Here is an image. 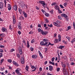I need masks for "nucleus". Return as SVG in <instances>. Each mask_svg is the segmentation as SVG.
Returning a JSON list of instances; mask_svg holds the SVG:
<instances>
[{"instance_id":"nucleus-1","label":"nucleus","mask_w":75,"mask_h":75,"mask_svg":"<svg viewBox=\"0 0 75 75\" xmlns=\"http://www.w3.org/2000/svg\"><path fill=\"white\" fill-rule=\"evenodd\" d=\"M61 16L62 17H64V18H66V20L68 21V16L66 15V14L63 13L61 14Z\"/></svg>"},{"instance_id":"nucleus-2","label":"nucleus","mask_w":75,"mask_h":75,"mask_svg":"<svg viewBox=\"0 0 75 75\" xmlns=\"http://www.w3.org/2000/svg\"><path fill=\"white\" fill-rule=\"evenodd\" d=\"M39 3L40 4H42V5L43 6V7H44V6H47V5L45 4V2L44 1H39Z\"/></svg>"},{"instance_id":"nucleus-3","label":"nucleus","mask_w":75,"mask_h":75,"mask_svg":"<svg viewBox=\"0 0 75 75\" xmlns=\"http://www.w3.org/2000/svg\"><path fill=\"white\" fill-rule=\"evenodd\" d=\"M63 72L64 75H66L67 73H68V71H67V70H65V68H63Z\"/></svg>"},{"instance_id":"nucleus-4","label":"nucleus","mask_w":75,"mask_h":75,"mask_svg":"<svg viewBox=\"0 0 75 75\" xmlns=\"http://www.w3.org/2000/svg\"><path fill=\"white\" fill-rule=\"evenodd\" d=\"M19 51L20 55H22V53H23V52L22 51V48L20 46L19 47Z\"/></svg>"},{"instance_id":"nucleus-5","label":"nucleus","mask_w":75,"mask_h":75,"mask_svg":"<svg viewBox=\"0 0 75 75\" xmlns=\"http://www.w3.org/2000/svg\"><path fill=\"white\" fill-rule=\"evenodd\" d=\"M4 6V3L3 2H0V8L1 9L3 8Z\"/></svg>"},{"instance_id":"nucleus-6","label":"nucleus","mask_w":75,"mask_h":75,"mask_svg":"<svg viewBox=\"0 0 75 75\" xmlns=\"http://www.w3.org/2000/svg\"><path fill=\"white\" fill-rule=\"evenodd\" d=\"M48 44V42H45L44 43V45L46 47H48L49 46V44Z\"/></svg>"},{"instance_id":"nucleus-7","label":"nucleus","mask_w":75,"mask_h":75,"mask_svg":"<svg viewBox=\"0 0 75 75\" xmlns=\"http://www.w3.org/2000/svg\"><path fill=\"white\" fill-rule=\"evenodd\" d=\"M16 72L17 74L18 75H22V74L20 73V72H19V70H16Z\"/></svg>"},{"instance_id":"nucleus-8","label":"nucleus","mask_w":75,"mask_h":75,"mask_svg":"<svg viewBox=\"0 0 75 75\" xmlns=\"http://www.w3.org/2000/svg\"><path fill=\"white\" fill-rule=\"evenodd\" d=\"M21 61V63H22V64H24V57H22Z\"/></svg>"},{"instance_id":"nucleus-9","label":"nucleus","mask_w":75,"mask_h":75,"mask_svg":"<svg viewBox=\"0 0 75 75\" xmlns=\"http://www.w3.org/2000/svg\"><path fill=\"white\" fill-rule=\"evenodd\" d=\"M22 13L24 15L25 17L27 18V13H25V12L24 11H23L22 12Z\"/></svg>"},{"instance_id":"nucleus-10","label":"nucleus","mask_w":75,"mask_h":75,"mask_svg":"<svg viewBox=\"0 0 75 75\" xmlns=\"http://www.w3.org/2000/svg\"><path fill=\"white\" fill-rule=\"evenodd\" d=\"M8 10H11V5L8 4Z\"/></svg>"},{"instance_id":"nucleus-11","label":"nucleus","mask_w":75,"mask_h":75,"mask_svg":"<svg viewBox=\"0 0 75 75\" xmlns=\"http://www.w3.org/2000/svg\"><path fill=\"white\" fill-rule=\"evenodd\" d=\"M13 64L14 65H16V66H17V67H18V66H19V64H18L17 63H16L15 61L13 62Z\"/></svg>"},{"instance_id":"nucleus-12","label":"nucleus","mask_w":75,"mask_h":75,"mask_svg":"<svg viewBox=\"0 0 75 75\" xmlns=\"http://www.w3.org/2000/svg\"><path fill=\"white\" fill-rule=\"evenodd\" d=\"M13 24L16 23V18L14 16L13 17Z\"/></svg>"},{"instance_id":"nucleus-13","label":"nucleus","mask_w":75,"mask_h":75,"mask_svg":"<svg viewBox=\"0 0 75 75\" xmlns=\"http://www.w3.org/2000/svg\"><path fill=\"white\" fill-rule=\"evenodd\" d=\"M13 9L14 10H15V11H16V10H17V6L16 5H14L13 6Z\"/></svg>"},{"instance_id":"nucleus-14","label":"nucleus","mask_w":75,"mask_h":75,"mask_svg":"<svg viewBox=\"0 0 75 75\" xmlns=\"http://www.w3.org/2000/svg\"><path fill=\"white\" fill-rule=\"evenodd\" d=\"M49 69L50 71H52V69H53V67L51 66H49Z\"/></svg>"},{"instance_id":"nucleus-15","label":"nucleus","mask_w":75,"mask_h":75,"mask_svg":"<svg viewBox=\"0 0 75 75\" xmlns=\"http://www.w3.org/2000/svg\"><path fill=\"white\" fill-rule=\"evenodd\" d=\"M38 53L41 58H43V56H42V54H41V53L40 52V51H38Z\"/></svg>"},{"instance_id":"nucleus-16","label":"nucleus","mask_w":75,"mask_h":75,"mask_svg":"<svg viewBox=\"0 0 75 75\" xmlns=\"http://www.w3.org/2000/svg\"><path fill=\"white\" fill-rule=\"evenodd\" d=\"M37 57V56L35 55H32V58H33L34 59H35V58H36Z\"/></svg>"},{"instance_id":"nucleus-17","label":"nucleus","mask_w":75,"mask_h":75,"mask_svg":"<svg viewBox=\"0 0 75 75\" xmlns=\"http://www.w3.org/2000/svg\"><path fill=\"white\" fill-rule=\"evenodd\" d=\"M55 9L56 10H58L59 9V7L58 6L56 5L55 6Z\"/></svg>"},{"instance_id":"nucleus-18","label":"nucleus","mask_w":75,"mask_h":75,"mask_svg":"<svg viewBox=\"0 0 75 75\" xmlns=\"http://www.w3.org/2000/svg\"><path fill=\"white\" fill-rule=\"evenodd\" d=\"M2 30L3 32H5L6 30H6V29L5 28H3Z\"/></svg>"},{"instance_id":"nucleus-19","label":"nucleus","mask_w":75,"mask_h":75,"mask_svg":"<svg viewBox=\"0 0 75 75\" xmlns=\"http://www.w3.org/2000/svg\"><path fill=\"white\" fill-rule=\"evenodd\" d=\"M18 11L20 13V14H21V13H22V10H21V9L19 8H18Z\"/></svg>"},{"instance_id":"nucleus-20","label":"nucleus","mask_w":75,"mask_h":75,"mask_svg":"<svg viewBox=\"0 0 75 75\" xmlns=\"http://www.w3.org/2000/svg\"><path fill=\"white\" fill-rule=\"evenodd\" d=\"M59 49H61V50H62V48H64V46H60L59 47Z\"/></svg>"},{"instance_id":"nucleus-21","label":"nucleus","mask_w":75,"mask_h":75,"mask_svg":"<svg viewBox=\"0 0 75 75\" xmlns=\"http://www.w3.org/2000/svg\"><path fill=\"white\" fill-rule=\"evenodd\" d=\"M43 41L44 42H47V41H48V40L47 39V38L43 39Z\"/></svg>"},{"instance_id":"nucleus-22","label":"nucleus","mask_w":75,"mask_h":75,"mask_svg":"<svg viewBox=\"0 0 75 75\" xmlns=\"http://www.w3.org/2000/svg\"><path fill=\"white\" fill-rule=\"evenodd\" d=\"M49 63L50 64H52V65H55V63L54 62H52L51 61H50L49 62Z\"/></svg>"},{"instance_id":"nucleus-23","label":"nucleus","mask_w":75,"mask_h":75,"mask_svg":"<svg viewBox=\"0 0 75 75\" xmlns=\"http://www.w3.org/2000/svg\"><path fill=\"white\" fill-rule=\"evenodd\" d=\"M58 60H59V61H60L61 59V58H60V56H59V53L58 54Z\"/></svg>"},{"instance_id":"nucleus-24","label":"nucleus","mask_w":75,"mask_h":75,"mask_svg":"<svg viewBox=\"0 0 75 75\" xmlns=\"http://www.w3.org/2000/svg\"><path fill=\"white\" fill-rule=\"evenodd\" d=\"M40 44L41 45H43V46H44V42H41L40 43Z\"/></svg>"},{"instance_id":"nucleus-25","label":"nucleus","mask_w":75,"mask_h":75,"mask_svg":"<svg viewBox=\"0 0 75 75\" xmlns=\"http://www.w3.org/2000/svg\"><path fill=\"white\" fill-rule=\"evenodd\" d=\"M27 48H29L30 47V45H29V42L27 41Z\"/></svg>"},{"instance_id":"nucleus-26","label":"nucleus","mask_w":75,"mask_h":75,"mask_svg":"<svg viewBox=\"0 0 75 75\" xmlns=\"http://www.w3.org/2000/svg\"><path fill=\"white\" fill-rule=\"evenodd\" d=\"M28 66H26L25 67V69L27 71H28Z\"/></svg>"},{"instance_id":"nucleus-27","label":"nucleus","mask_w":75,"mask_h":75,"mask_svg":"<svg viewBox=\"0 0 75 75\" xmlns=\"http://www.w3.org/2000/svg\"><path fill=\"white\" fill-rule=\"evenodd\" d=\"M31 67L32 69H36V67H35L34 66H31Z\"/></svg>"},{"instance_id":"nucleus-28","label":"nucleus","mask_w":75,"mask_h":75,"mask_svg":"<svg viewBox=\"0 0 75 75\" xmlns=\"http://www.w3.org/2000/svg\"><path fill=\"white\" fill-rule=\"evenodd\" d=\"M42 30H41V29L39 28V29H38V31L39 32V33H41V31H42Z\"/></svg>"},{"instance_id":"nucleus-29","label":"nucleus","mask_w":75,"mask_h":75,"mask_svg":"<svg viewBox=\"0 0 75 75\" xmlns=\"http://www.w3.org/2000/svg\"><path fill=\"white\" fill-rule=\"evenodd\" d=\"M55 43H58L59 41H58V39H56L54 41Z\"/></svg>"},{"instance_id":"nucleus-30","label":"nucleus","mask_w":75,"mask_h":75,"mask_svg":"<svg viewBox=\"0 0 75 75\" xmlns=\"http://www.w3.org/2000/svg\"><path fill=\"white\" fill-rule=\"evenodd\" d=\"M20 20H24V17L23 16H21L19 18Z\"/></svg>"},{"instance_id":"nucleus-31","label":"nucleus","mask_w":75,"mask_h":75,"mask_svg":"<svg viewBox=\"0 0 75 75\" xmlns=\"http://www.w3.org/2000/svg\"><path fill=\"white\" fill-rule=\"evenodd\" d=\"M18 28L19 30H21V29H22V27H21V26L20 25H19Z\"/></svg>"},{"instance_id":"nucleus-32","label":"nucleus","mask_w":75,"mask_h":75,"mask_svg":"<svg viewBox=\"0 0 75 75\" xmlns=\"http://www.w3.org/2000/svg\"><path fill=\"white\" fill-rule=\"evenodd\" d=\"M40 33H41L42 35H44V31H43V30H42V31Z\"/></svg>"},{"instance_id":"nucleus-33","label":"nucleus","mask_w":75,"mask_h":75,"mask_svg":"<svg viewBox=\"0 0 75 75\" xmlns=\"http://www.w3.org/2000/svg\"><path fill=\"white\" fill-rule=\"evenodd\" d=\"M58 11L59 12V13H62V12L59 9L58 10Z\"/></svg>"},{"instance_id":"nucleus-34","label":"nucleus","mask_w":75,"mask_h":75,"mask_svg":"<svg viewBox=\"0 0 75 75\" xmlns=\"http://www.w3.org/2000/svg\"><path fill=\"white\" fill-rule=\"evenodd\" d=\"M15 51V50H14V49H12L11 50H10V52H13V51Z\"/></svg>"},{"instance_id":"nucleus-35","label":"nucleus","mask_w":75,"mask_h":75,"mask_svg":"<svg viewBox=\"0 0 75 75\" xmlns=\"http://www.w3.org/2000/svg\"><path fill=\"white\" fill-rule=\"evenodd\" d=\"M49 45H51L52 46H53L54 45V44H51L50 42H49V44H48Z\"/></svg>"},{"instance_id":"nucleus-36","label":"nucleus","mask_w":75,"mask_h":75,"mask_svg":"<svg viewBox=\"0 0 75 75\" xmlns=\"http://www.w3.org/2000/svg\"><path fill=\"white\" fill-rule=\"evenodd\" d=\"M48 32L46 31H45L44 35H46V34H48Z\"/></svg>"},{"instance_id":"nucleus-37","label":"nucleus","mask_w":75,"mask_h":75,"mask_svg":"<svg viewBox=\"0 0 75 75\" xmlns=\"http://www.w3.org/2000/svg\"><path fill=\"white\" fill-rule=\"evenodd\" d=\"M33 33L34 32H33V31H31L29 33V34H33Z\"/></svg>"},{"instance_id":"nucleus-38","label":"nucleus","mask_w":75,"mask_h":75,"mask_svg":"<svg viewBox=\"0 0 75 75\" xmlns=\"http://www.w3.org/2000/svg\"><path fill=\"white\" fill-rule=\"evenodd\" d=\"M74 41H75V38L73 39L71 41V43H73Z\"/></svg>"},{"instance_id":"nucleus-39","label":"nucleus","mask_w":75,"mask_h":75,"mask_svg":"<svg viewBox=\"0 0 75 75\" xmlns=\"http://www.w3.org/2000/svg\"><path fill=\"white\" fill-rule=\"evenodd\" d=\"M3 61H4V59H2L1 61V64H2V63H3Z\"/></svg>"},{"instance_id":"nucleus-40","label":"nucleus","mask_w":75,"mask_h":75,"mask_svg":"<svg viewBox=\"0 0 75 75\" xmlns=\"http://www.w3.org/2000/svg\"><path fill=\"white\" fill-rule=\"evenodd\" d=\"M58 19H60V20H61L62 19L61 17L60 16H58Z\"/></svg>"},{"instance_id":"nucleus-41","label":"nucleus","mask_w":75,"mask_h":75,"mask_svg":"<svg viewBox=\"0 0 75 75\" xmlns=\"http://www.w3.org/2000/svg\"><path fill=\"white\" fill-rule=\"evenodd\" d=\"M60 7L62 8H64V7L63 6H62V5L61 4L60 5Z\"/></svg>"},{"instance_id":"nucleus-42","label":"nucleus","mask_w":75,"mask_h":75,"mask_svg":"<svg viewBox=\"0 0 75 75\" xmlns=\"http://www.w3.org/2000/svg\"><path fill=\"white\" fill-rule=\"evenodd\" d=\"M60 70V68H57V72H59Z\"/></svg>"},{"instance_id":"nucleus-43","label":"nucleus","mask_w":75,"mask_h":75,"mask_svg":"<svg viewBox=\"0 0 75 75\" xmlns=\"http://www.w3.org/2000/svg\"><path fill=\"white\" fill-rule=\"evenodd\" d=\"M45 16H46V17H49V14L48 13H46L45 14Z\"/></svg>"},{"instance_id":"nucleus-44","label":"nucleus","mask_w":75,"mask_h":75,"mask_svg":"<svg viewBox=\"0 0 75 75\" xmlns=\"http://www.w3.org/2000/svg\"><path fill=\"white\" fill-rule=\"evenodd\" d=\"M54 59H55V58L54 57H53L52 59V62H54Z\"/></svg>"},{"instance_id":"nucleus-45","label":"nucleus","mask_w":75,"mask_h":75,"mask_svg":"<svg viewBox=\"0 0 75 75\" xmlns=\"http://www.w3.org/2000/svg\"><path fill=\"white\" fill-rule=\"evenodd\" d=\"M53 24L54 25H55L56 26H57V23L56 22H54L53 23Z\"/></svg>"},{"instance_id":"nucleus-46","label":"nucleus","mask_w":75,"mask_h":75,"mask_svg":"<svg viewBox=\"0 0 75 75\" xmlns=\"http://www.w3.org/2000/svg\"><path fill=\"white\" fill-rule=\"evenodd\" d=\"M0 52H4V51H3V50L2 49H0Z\"/></svg>"},{"instance_id":"nucleus-47","label":"nucleus","mask_w":75,"mask_h":75,"mask_svg":"<svg viewBox=\"0 0 75 75\" xmlns=\"http://www.w3.org/2000/svg\"><path fill=\"white\" fill-rule=\"evenodd\" d=\"M16 55L18 58H20V54H16Z\"/></svg>"},{"instance_id":"nucleus-48","label":"nucleus","mask_w":75,"mask_h":75,"mask_svg":"<svg viewBox=\"0 0 75 75\" xmlns=\"http://www.w3.org/2000/svg\"><path fill=\"white\" fill-rule=\"evenodd\" d=\"M9 29L10 30H12V28H11V26L10 25L9 26Z\"/></svg>"},{"instance_id":"nucleus-49","label":"nucleus","mask_w":75,"mask_h":75,"mask_svg":"<svg viewBox=\"0 0 75 75\" xmlns=\"http://www.w3.org/2000/svg\"><path fill=\"white\" fill-rule=\"evenodd\" d=\"M8 62H10V63H11V62H12V61H11V59H9L8 60Z\"/></svg>"},{"instance_id":"nucleus-50","label":"nucleus","mask_w":75,"mask_h":75,"mask_svg":"<svg viewBox=\"0 0 75 75\" xmlns=\"http://www.w3.org/2000/svg\"><path fill=\"white\" fill-rule=\"evenodd\" d=\"M4 36V34H2L0 35V37H3Z\"/></svg>"},{"instance_id":"nucleus-51","label":"nucleus","mask_w":75,"mask_h":75,"mask_svg":"<svg viewBox=\"0 0 75 75\" xmlns=\"http://www.w3.org/2000/svg\"><path fill=\"white\" fill-rule=\"evenodd\" d=\"M35 41V40L34 39H33L31 41V43H34V42Z\"/></svg>"},{"instance_id":"nucleus-52","label":"nucleus","mask_w":75,"mask_h":75,"mask_svg":"<svg viewBox=\"0 0 75 75\" xmlns=\"http://www.w3.org/2000/svg\"><path fill=\"white\" fill-rule=\"evenodd\" d=\"M0 57H3V53H0Z\"/></svg>"},{"instance_id":"nucleus-53","label":"nucleus","mask_w":75,"mask_h":75,"mask_svg":"<svg viewBox=\"0 0 75 75\" xmlns=\"http://www.w3.org/2000/svg\"><path fill=\"white\" fill-rule=\"evenodd\" d=\"M71 64L72 65H75V63L74 62H71Z\"/></svg>"},{"instance_id":"nucleus-54","label":"nucleus","mask_w":75,"mask_h":75,"mask_svg":"<svg viewBox=\"0 0 75 75\" xmlns=\"http://www.w3.org/2000/svg\"><path fill=\"white\" fill-rule=\"evenodd\" d=\"M67 5V3H64V7H66Z\"/></svg>"},{"instance_id":"nucleus-55","label":"nucleus","mask_w":75,"mask_h":75,"mask_svg":"<svg viewBox=\"0 0 75 75\" xmlns=\"http://www.w3.org/2000/svg\"><path fill=\"white\" fill-rule=\"evenodd\" d=\"M62 67H64L65 68V65L64 64H62Z\"/></svg>"},{"instance_id":"nucleus-56","label":"nucleus","mask_w":75,"mask_h":75,"mask_svg":"<svg viewBox=\"0 0 75 75\" xmlns=\"http://www.w3.org/2000/svg\"><path fill=\"white\" fill-rule=\"evenodd\" d=\"M4 68H2V67L1 68V71H4Z\"/></svg>"},{"instance_id":"nucleus-57","label":"nucleus","mask_w":75,"mask_h":75,"mask_svg":"<svg viewBox=\"0 0 75 75\" xmlns=\"http://www.w3.org/2000/svg\"><path fill=\"white\" fill-rule=\"evenodd\" d=\"M56 22L58 24H59V23H61V22L60 21H56Z\"/></svg>"},{"instance_id":"nucleus-58","label":"nucleus","mask_w":75,"mask_h":75,"mask_svg":"<svg viewBox=\"0 0 75 75\" xmlns=\"http://www.w3.org/2000/svg\"><path fill=\"white\" fill-rule=\"evenodd\" d=\"M45 20H46V23H48L49 22V21H48V20L46 18Z\"/></svg>"},{"instance_id":"nucleus-59","label":"nucleus","mask_w":75,"mask_h":75,"mask_svg":"<svg viewBox=\"0 0 75 75\" xmlns=\"http://www.w3.org/2000/svg\"><path fill=\"white\" fill-rule=\"evenodd\" d=\"M30 50L31 51H33V50H34V49L33 48L31 47V48H30Z\"/></svg>"},{"instance_id":"nucleus-60","label":"nucleus","mask_w":75,"mask_h":75,"mask_svg":"<svg viewBox=\"0 0 75 75\" xmlns=\"http://www.w3.org/2000/svg\"><path fill=\"white\" fill-rule=\"evenodd\" d=\"M18 33L19 35H20L21 34V32L20 31H18Z\"/></svg>"},{"instance_id":"nucleus-61","label":"nucleus","mask_w":75,"mask_h":75,"mask_svg":"<svg viewBox=\"0 0 75 75\" xmlns=\"http://www.w3.org/2000/svg\"><path fill=\"white\" fill-rule=\"evenodd\" d=\"M0 48H4V46H3V45H1L0 46Z\"/></svg>"},{"instance_id":"nucleus-62","label":"nucleus","mask_w":75,"mask_h":75,"mask_svg":"<svg viewBox=\"0 0 75 75\" xmlns=\"http://www.w3.org/2000/svg\"><path fill=\"white\" fill-rule=\"evenodd\" d=\"M62 42H64V43L65 44H66V42L64 40H63Z\"/></svg>"},{"instance_id":"nucleus-63","label":"nucleus","mask_w":75,"mask_h":75,"mask_svg":"<svg viewBox=\"0 0 75 75\" xmlns=\"http://www.w3.org/2000/svg\"><path fill=\"white\" fill-rule=\"evenodd\" d=\"M71 26H68V30H70V29H71Z\"/></svg>"},{"instance_id":"nucleus-64","label":"nucleus","mask_w":75,"mask_h":75,"mask_svg":"<svg viewBox=\"0 0 75 75\" xmlns=\"http://www.w3.org/2000/svg\"><path fill=\"white\" fill-rule=\"evenodd\" d=\"M47 75H52V74H50L49 73H47Z\"/></svg>"}]
</instances>
